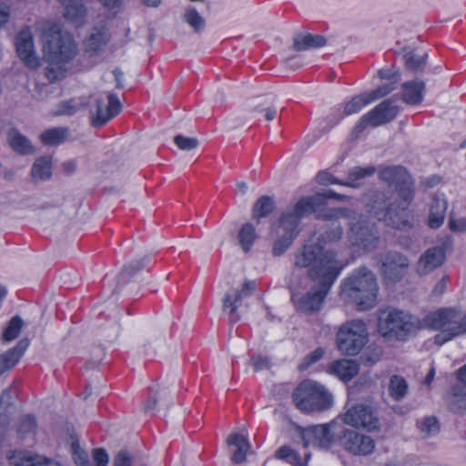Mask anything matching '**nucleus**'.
<instances>
[{
  "label": "nucleus",
  "mask_w": 466,
  "mask_h": 466,
  "mask_svg": "<svg viewBox=\"0 0 466 466\" xmlns=\"http://www.w3.org/2000/svg\"><path fill=\"white\" fill-rule=\"evenodd\" d=\"M325 204L324 195L317 194L314 196L300 198L291 208L297 216L302 219L312 213L317 212L318 208Z\"/></svg>",
  "instance_id": "21"
},
{
  "label": "nucleus",
  "mask_w": 466,
  "mask_h": 466,
  "mask_svg": "<svg viewBox=\"0 0 466 466\" xmlns=\"http://www.w3.org/2000/svg\"><path fill=\"white\" fill-rule=\"evenodd\" d=\"M445 260V252L440 247L427 249L420 258L416 265L419 275L424 276L441 267Z\"/></svg>",
  "instance_id": "15"
},
{
  "label": "nucleus",
  "mask_w": 466,
  "mask_h": 466,
  "mask_svg": "<svg viewBox=\"0 0 466 466\" xmlns=\"http://www.w3.org/2000/svg\"><path fill=\"white\" fill-rule=\"evenodd\" d=\"M341 442L345 450L354 455L370 454L375 448V442L370 437L360 434L353 430H344Z\"/></svg>",
  "instance_id": "13"
},
{
  "label": "nucleus",
  "mask_w": 466,
  "mask_h": 466,
  "mask_svg": "<svg viewBox=\"0 0 466 466\" xmlns=\"http://www.w3.org/2000/svg\"><path fill=\"white\" fill-rule=\"evenodd\" d=\"M450 409L453 412L466 411V387L456 385L447 399Z\"/></svg>",
  "instance_id": "31"
},
{
  "label": "nucleus",
  "mask_w": 466,
  "mask_h": 466,
  "mask_svg": "<svg viewBox=\"0 0 466 466\" xmlns=\"http://www.w3.org/2000/svg\"><path fill=\"white\" fill-rule=\"evenodd\" d=\"M355 210L347 208H321L317 210V218L321 220H335L340 218L350 219Z\"/></svg>",
  "instance_id": "39"
},
{
  "label": "nucleus",
  "mask_w": 466,
  "mask_h": 466,
  "mask_svg": "<svg viewBox=\"0 0 466 466\" xmlns=\"http://www.w3.org/2000/svg\"><path fill=\"white\" fill-rule=\"evenodd\" d=\"M249 364L253 366L255 371L270 368V360L267 356L260 354L254 355L249 360Z\"/></svg>",
  "instance_id": "54"
},
{
  "label": "nucleus",
  "mask_w": 466,
  "mask_h": 466,
  "mask_svg": "<svg viewBox=\"0 0 466 466\" xmlns=\"http://www.w3.org/2000/svg\"><path fill=\"white\" fill-rule=\"evenodd\" d=\"M184 19L197 33L201 32L205 26V19L193 7L186 9Z\"/></svg>",
  "instance_id": "43"
},
{
  "label": "nucleus",
  "mask_w": 466,
  "mask_h": 466,
  "mask_svg": "<svg viewBox=\"0 0 466 466\" xmlns=\"http://www.w3.org/2000/svg\"><path fill=\"white\" fill-rule=\"evenodd\" d=\"M277 459L286 460L289 462H292L297 460V455L294 451L289 446L280 447L275 454Z\"/></svg>",
  "instance_id": "58"
},
{
  "label": "nucleus",
  "mask_w": 466,
  "mask_h": 466,
  "mask_svg": "<svg viewBox=\"0 0 466 466\" xmlns=\"http://www.w3.org/2000/svg\"><path fill=\"white\" fill-rule=\"evenodd\" d=\"M245 290H236L234 295L227 293L223 299V309L230 308L229 320L230 322H237L239 319V316L237 314V309L240 304V300L247 297Z\"/></svg>",
  "instance_id": "33"
},
{
  "label": "nucleus",
  "mask_w": 466,
  "mask_h": 466,
  "mask_svg": "<svg viewBox=\"0 0 466 466\" xmlns=\"http://www.w3.org/2000/svg\"><path fill=\"white\" fill-rule=\"evenodd\" d=\"M300 220L301 219L297 216L292 208H289L280 216L279 228L287 234L294 235V237H297L299 232V225Z\"/></svg>",
  "instance_id": "30"
},
{
  "label": "nucleus",
  "mask_w": 466,
  "mask_h": 466,
  "mask_svg": "<svg viewBox=\"0 0 466 466\" xmlns=\"http://www.w3.org/2000/svg\"><path fill=\"white\" fill-rule=\"evenodd\" d=\"M16 51L18 56L27 66L31 68L38 66V60L34 51L33 36L28 29H24L18 34L16 37Z\"/></svg>",
  "instance_id": "16"
},
{
  "label": "nucleus",
  "mask_w": 466,
  "mask_h": 466,
  "mask_svg": "<svg viewBox=\"0 0 466 466\" xmlns=\"http://www.w3.org/2000/svg\"><path fill=\"white\" fill-rule=\"evenodd\" d=\"M295 238L294 235L283 232V235L273 245V255L277 257L282 255L290 247Z\"/></svg>",
  "instance_id": "46"
},
{
  "label": "nucleus",
  "mask_w": 466,
  "mask_h": 466,
  "mask_svg": "<svg viewBox=\"0 0 466 466\" xmlns=\"http://www.w3.org/2000/svg\"><path fill=\"white\" fill-rule=\"evenodd\" d=\"M422 328L421 321L402 310L391 309L379 318V331L384 337L404 339L410 333Z\"/></svg>",
  "instance_id": "7"
},
{
  "label": "nucleus",
  "mask_w": 466,
  "mask_h": 466,
  "mask_svg": "<svg viewBox=\"0 0 466 466\" xmlns=\"http://www.w3.org/2000/svg\"><path fill=\"white\" fill-rule=\"evenodd\" d=\"M410 260L400 252L390 250L381 255L380 272L386 282L397 283L408 273Z\"/></svg>",
  "instance_id": "10"
},
{
  "label": "nucleus",
  "mask_w": 466,
  "mask_h": 466,
  "mask_svg": "<svg viewBox=\"0 0 466 466\" xmlns=\"http://www.w3.org/2000/svg\"><path fill=\"white\" fill-rule=\"evenodd\" d=\"M359 364L351 360H339L329 364L328 371L344 381L350 380L359 373Z\"/></svg>",
  "instance_id": "22"
},
{
  "label": "nucleus",
  "mask_w": 466,
  "mask_h": 466,
  "mask_svg": "<svg viewBox=\"0 0 466 466\" xmlns=\"http://www.w3.org/2000/svg\"><path fill=\"white\" fill-rule=\"evenodd\" d=\"M368 341L364 321L353 319L343 323L337 332L338 349L346 355H357Z\"/></svg>",
  "instance_id": "8"
},
{
  "label": "nucleus",
  "mask_w": 466,
  "mask_h": 466,
  "mask_svg": "<svg viewBox=\"0 0 466 466\" xmlns=\"http://www.w3.org/2000/svg\"><path fill=\"white\" fill-rule=\"evenodd\" d=\"M326 45V39L320 35H299L294 37V49L297 51H304L309 48L320 47Z\"/></svg>",
  "instance_id": "29"
},
{
  "label": "nucleus",
  "mask_w": 466,
  "mask_h": 466,
  "mask_svg": "<svg viewBox=\"0 0 466 466\" xmlns=\"http://www.w3.org/2000/svg\"><path fill=\"white\" fill-rule=\"evenodd\" d=\"M368 125L371 126V116H370L369 113L361 116L359 123L355 127V130L361 132L366 128Z\"/></svg>",
  "instance_id": "64"
},
{
  "label": "nucleus",
  "mask_w": 466,
  "mask_h": 466,
  "mask_svg": "<svg viewBox=\"0 0 466 466\" xmlns=\"http://www.w3.org/2000/svg\"><path fill=\"white\" fill-rule=\"evenodd\" d=\"M31 175L35 182L48 179L51 177V158L49 157L37 158L32 167Z\"/></svg>",
  "instance_id": "35"
},
{
  "label": "nucleus",
  "mask_w": 466,
  "mask_h": 466,
  "mask_svg": "<svg viewBox=\"0 0 466 466\" xmlns=\"http://www.w3.org/2000/svg\"><path fill=\"white\" fill-rule=\"evenodd\" d=\"M7 141L12 149L20 155H31L35 152L30 140L15 128L8 131Z\"/></svg>",
  "instance_id": "23"
},
{
  "label": "nucleus",
  "mask_w": 466,
  "mask_h": 466,
  "mask_svg": "<svg viewBox=\"0 0 466 466\" xmlns=\"http://www.w3.org/2000/svg\"><path fill=\"white\" fill-rule=\"evenodd\" d=\"M149 393H150V396L144 406L145 411L152 410L157 406V390H154V389L150 388Z\"/></svg>",
  "instance_id": "60"
},
{
  "label": "nucleus",
  "mask_w": 466,
  "mask_h": 466,
  "mask_svg": "<svg viewBox=\"0 0 466 466\" xmlns=\"http://www.w3.org/2000/svg\"><path fill=\"white\" fill-rule=\"evenodd\" d=\"M174 142L181 150H192L198 145L197 138L187 137L181 135L176 136Z\"/></svg>",
  "instance_id": "53"
},
{
  "label": "nucleus",
  "mask_w": 466,
  "mask_h": 466,
  "mask_svg": "<svg viewBox=\"0 0 466 466\" xmlns=\"http://www.w3.org/2000/svg\"><path fill=\"white\" fill-rule=\"evenodd\" d=\"M447 279H448V277L443 276L441 278V279L435 285V287L432 290V294H434L435 296H440L442 293H444V291L446 289Z\"/></svg>",
  "instance_id": "63"
},
{
  "label": "nucleus",
  "mask_w": 466,
  "mask_h": 466,
  "mask_svg": "<svg viewBox=\"0 0 466 466\" xmlns=\"http://www.w3.org/2000/svg\"><path fill=\"white\" fill-rule=\"evenodd\" d=\"M382 350L379 346H369L361 355L362 361L368 365H373L380 360Z\"/></svg>",
  "instance_id": "49"
},
{
  "label": "nucleus",
  "mask_w": 466,
  "mask_h": 466,
  "mask_svg": "<svg viewBox=\"0 0 466 466\" xmlns=\"http://www.w3.org/2000/svg\"><path fill=\"white\" fill-rule=\"evenodd\" d=\"M68 129L66 127H53L46 130L40 136L41 141L47 146H57L67 138Z\"/></svg>",
  "instance_id": "36"
},
{
  "label": "nucleus",
  "mask_w": 466,
  "mask_h": 466,
  "mask_svg": "<svg viewBox=\"0 0 466 466\" xmlns=\"http://www.w3.org/2000/svg\"><path fill=\"white\" fill-rule=\"evenodd\" d=\"M86 106V104H76L74 100L63 101L60 103L56 114L72 116Z\"/></svg>",
  "instance_id": "51"
},
{
  "label": "nucleus",
  "mask_w": 466,
  "mask_h": 466,
  "mask_svg": "<svg viewBox=\"0 0 466 466\" xmlns=\"http://www.w3.org/2000/svg\"><path fill=\"white\" fill-rule=\"evenodd\" d=\"M275 202L269 196L260 197L252 208L253 218L258 222L261 218H266L275 209Z\"/></svg>",
  "instance_id": "34"
},
{
  "label": "nucleus",
  "mask_w": 466,
  "mask_h": 466,
  "mask_svg": "<svg viewBox=\"0 0 466 466\" xmlns=\"http://www.w3.org/2000/svg\"><path fill=\"white\" fill-rule=\"evenodd\" d=\"M9 461L13 466H60L53 459L28 451H15L9 456Z\"/></svg>",
  "instance_id": "17"
},
{
  "label": "nucleus",
  "mask_w": 466,
  "mask_h": 466,
  "mask_svg": "<svg viewBox=\"0 0 466 466\" xmlns=\"http://www.w3.org/2000/svg\"><path fill=\"white\" fill-rule=\"evenodd\" d=\"M65 5V17L76 25L82 24L86 15L83 0H60Z\"/></svg>",
  "instance_id": "27"
},
{
  "label": "nucleus",
  "mask_w": 466,
  "mask_h": 466,
  "mask_svg": "<svg viewBox=\"0 0 466 466\" xmlns=\"http://www.w3.org/2000/svg\"><path fill=\"white\" fill-rule=\"evenodd\" d=\"M447 210V201L442 196H435L430 208L429 226L438 228L442 225Z\"/></svg>",
  "instance_id": "26"
},
{
  "label": "nucleus",
  "mask_w": 466,
  "mask_h": 466,
  "mask_svg": "<svg viewBox=\"0 0 466 466\" xmlns=\"http://www.w3.org/2000/svg\"><path fill=\"white\" fill-rule=\"evenodd\" d=\"M450 228L453 231H466V218L451 219Z\"/></svg>",
  "instance_id": "61"
},
{
  "label": "nucleus",
  "mask_w": 466,
  "mask_h": 466,
  "mask_svg": "<svg viewBox=\"0 0 466 466\" xmlns=\"http://www.w3.org/2000/svg\"><path fill=\"white\" fill-rule=\"evenodd\" d=\"M108 105L105 107L104 99L97 97L95 107L91 109V122L93 127H101L111 118L118 115L121 111V103L115 94H109Z\"/></svg>",
  "instance_id": "12"
},
{
  "label": "nucleus",
  "mask_w": 466,
  "mask_h": 466,
  "mask_svg": "<svg viewBox=\"0 0 466 466\" xmlns=\"http://www.w3.org/2000/svg\"><path fill=\"white\" fill-rule=\"evenodd\" d=\"M145 258L139 260H134L129 264L126 265L119 274V281L127 283L130 279L138 271L145 267Z\"/></svg>",
  "instance_id": "45"
},
{
  "label": "nucleus",
  "mask_w": 466,
  "mask_h": 466,
  "mask_svg": "<svg viewBox=\"0 0 466 466\" xmlns=\"http://www.w3.org/2000/svg\"><path fill=\"white\" fill-rule=\"evenodd\" d=\"M36 420L31 414L22 416L16 424V433L20 440L34 437L36 432Z\"/></svg>",
  "instance_id": "32"
},
{
  "label": "nucleus",
  "mask_w": 466,
  "mask_h": 466,
  "mask_svg": "<svg viewBox=\"0 0 466 466\" xmlns=\"http://www.w3.org/2000/svg\"><path fill=\"white\" fill-rule=\"evenodd\" d=\"M23 325L24 321L19 316L13 317L3 332L2 340L11 341L16 339L20 334Z\"/></svg>",
  "instance_id": "41"
},
{
  "label": "nucleus",
  "mask_w": 466,
  "mask_h": 466,
  "mask_svg": "<svg viewBox=\"0 0 466 466\" xmlns=\"http://www.w3.org/2000/svg\"><path fill=\"white\" fill-rule=\"evenodd\" d=\"M28 345L29 340L23 339L18 341L15 347L0 355V376L15 366Z\"/></svg>",
  "instance_id": "19"
},
{
  "label": "nucleus",
  "mask_w": 466,
  "mask_h": 466,
  "mask_svg": "<svg viewBox=\"0 0 466 466\" xmlns=\"http://www.w3.org/2000/svg\"><path fill=\"white\" fill-rule=\"evenodd\" d=\"M114 466H133V458L127 451H120L116 453L113 461Z\"/></svg>",
  "instance_id": "56"
},
{
  "label": "nucleus",
  "mask_w": 466,
  "mask_h": 466,
  "mask_svg": "<svg viewBox=\"0 0 466 466\" xmlns=\"http://www.w3.org/2000/svg\"><path fill=\"white\" fill-rule=\"evenodd\" d=\"M10 423L9 418L6 414L2 413L0 411V438L3 439L8 430V425Z\"/></svg>",
  "instance_id": "62"
},
{
  "label": "nucleus",
  "mask_w": 466,
  "mask_h": 466,
  "mask_svg": "<svg viewBox=\"0 0 466 466\" xmlns=\"http://www.w3.org/2000/svg\"><path fill=\"white\" fill-rule=\"evenodd\" d=\"M425 84L421 80H413L402 85V100L409 105L420 104L423 99Z\"/></svg>",
  "instance_id": "25"
},
{
  "label": "nucleus",
  "mask_w": 466,
  "mask_h": 466,
  "mask_svg": "<svg viewBox=\"0 0 466 466\" xmlns=\"http://www.w3.org/2000/svg\"><path fill=\"white\" fill-rule=\"evenodd\" d=\"M457 319H460L459 314L450 309H441L435 312H431L423 319L422 327L441 329L440 334L448 333L451 331L455 324H457Z\"/></svg>",
  "instance_id": "14"
},
{
  "label": "nucleus",
  "mask_w": 466,
  "mask_h": 466,
  "mask_svg": "<svg viewBox=\"0 0 466 466\" xmlns=\"http://www.w3.org/2000/svg\"><path fill=\"white\" fill-rule=\"evenodd\" d=\"M227 443L236 447V451L231 457L232 461L237 464L244 462L247 452L250 449L248 440L244 435L234 432L228 436Z\"/></svg>",
  "instance_id": "24"
},
{
  "label": "nucleus",
  "mask_w": 466,
  "mask_h": 466,
  "mask_svg": "<svg viewBox=\"0 0 466 466\" xmlns=\"http://www.w3.org/2000/svg\"><path fill=\"white\" fill-rule=\"evenodd\" d=\"M258 107H263L265 111L264 116L267 121H272L276 115L277 109L274 106H271L267 102V99L264 97H258L252 103V111H257Z\"/></svg>",
  "instance_id": "48"
},
{
  "label": "nucleus",
  "mask_w": 466,
  "mask_h": 466,
  "mask_svg": "<svg viewBox=\"0 0 466 466\" xmlns=\"http://www.w3.org/2000/svg\"><path fill=\"white\" fill-rule=\"evenodd\" d=\"M379 286L377 277L366 266L356 268L340 284L339 297L358 310L364 311L377 305Z\"/></svg>",
  "instance_id": "3"
},
{
  "label": "nucleus",
  "mask_w": 466,
  "mask_h": 466,
  "mask_svg": "<svg viewBox=\"0 0 466 466\" xmlns=\"http://www.w3.org/2000/svg\"><path fill=\"white\" fill-rule=\"evenodd\" d=\"M325 350L322 348H317L308 354L299 366V370H305L313 363L319 361L324 356Z\"/></svg>",
  "instance_id": "52"
},
{
  "label": "nucleus",
  "mask_w": 466,
  "mask_h": 466,
  "mask_svg": "<svg viewBox=\"0 0 466 466\" xmlns=\"http://www.w3.org/2000/svg\"><path fill=\"white\" fill-rule=\"evenodd\" d=\"M342 235L343 228L339 224H338L325 233V239L329 242H337L341 238Z\"/></svg>",
  "instance_id": "59"
},
{
  "label": "nucleus",
  "mask_w": 466,
  "mask_h": 466,
  "mask_svg": "<svg viewBox=\"0 0 466 466\" xmlns=\"http://www.w3.org/2000/svg\"><path fill=\"white\" fill-rule=\"evenodd\" d=\"M321 236L313 235L295 255L294 266L308 268L309 278L316 282L306 294H300L305 278L294 271L289 282L291 300L297 310L311 314L319 311L331 286L339 275L342 266L332 250H325Z\"/></svg>",
  "instance_id": "1"
},
{
  "label": "nucleus",
  "mask_w": 466,
  "mask_h": 466,
  "mask_svg": "<svg viewBox=\"0 0 466 466\" xmlns=\"http://www.w3.org/2000/svg\"><path fill=\"white\" fill-rule=\"evenodd\" d=\"M420 431L427 434H434L439 431L438 420L434 417H428L420 424Z\"/></svg>",
  "instance_id": "55"
},
{
  "label": "nucleus",
  "mask_w": 466,
  "mask_h": 466,
  "mask_svg": "<svg viewBox=\"0 0 466 466\" xmlns=\"http://www.w3.org/2000/svg\"><path fill=\"white\" fill-rule=\"evenodd\" d=\"M335 422L308 427L302 431L304 446L329 448L334 441Z\"/></svg>",
  "instance_id": "11"
},
{
  "label": "nucleus",
  "mask_w": 466,
  "mask_h": 466,
  "mask_svg": "<svg viewBox=\"0 0 466 466\" xmlns=\"http://www.w3.org/2000/svg\"><path fill=\"white\" fill-rule=\"evenodd\" d=\"M92 453L96 466H107L109 458L105 449H94Z\"/></svg>",
  "instance_id": "57"
},
{
  "label": "nucleus",
  "mask_w": 466,
  "mask_h": 466,
  "mask_svg": "<svg viewBox=\"0 0 466 466\" xmlns=\"http://www.w3.org/2000/svg\"><path fill=\"white\" fill-rule=\"evenodd\" d=\"M296 407L305 412H322L333 404L332 395L321 384L306 380L299 383L292 394Z\"/></svg>",
  "instance_id": "5"
},
{
  "label": "nucleus",
  "mask_w": 466,
  "mask_h": 466,
  "mask_svg": "<svg viewBox=\"0 0 466 466\" xmlns=\"http://www.w3.org/2000/svg\"><path fill=\"white\" fill-rule=\"evenodd\" d=\"M347 238L356 250L365 253L375 251L380 243V235L375 223L354 211L348 222Z\"/></svg>",
  "instance_id": "6"
},
{
  "label": "nucleus",
  "mask_w": 466,
  "mask_h": 466,
  "mask_svg": "<svg viewBox=\"0 0 466 466\" xmlns=\"http://www.w3.org/2000/svg\"><path fill=\"white\" fill-rule=\"evenodd\" d=\"M398 83H399V79L396 78L395 80H393L388 84L382 85V86H379L378 88L370 91V93H367L370 102H372L376 99L384 97L387 95H389L390 92H392L393 90L396 89V86Z\"/></svg>",
  "instance_id": "47"
},
{
  "label": "nucleus",
  "mask_w": 466,
  "mask_h": 466,
  "mask_svg": "<svg viewBox=\"0 0 466 466\" xmlns=\"http://www.w3.org/2000/svg\"><path fill=\"white\" fill-rule=\"evenodd\" d=\"M71 448L74 461L77 466H91L86 452L80 448L77 441L72 442Z\"/></svg>",
  "instance_id": "50"
},
{
  "label": "nucleus",
  "mask_w": 466,
  "mask_h": 466,
  "mask_svg": "<svg viewBox=\"0 0 466 466\" xmlns=\"http://www.w3.org/2000/svg\"><path fill=\"white\" fill-rule=\"evenodd\" d=\"M448 333L444 334H437L434 338L435 343L439 345H442L446 341L451 339L452 338L461 335L466 332V315L459 321L457 319V324L451 329V331H447Z\"/></svg>",
  "instance_id": "40"
},
{
  "label": "nucleus",
  "mask_w": 466,
  "mask_h": 466,
  "mask_svg": "<svg viewBox=\"0 0 466 466\" xmlns=\"http://www.w3.org/2000/svg\"><path fill=\"white\" fill-rule=\"evenodd\" d=\"M393 98L386 99L369 112L371 116V127L392 121L398 115L399 107L393 105Z\"/></svg>",
  "instance_id": "18"
},
{
  "label": "nucleus",
  "mask_w": 466,
  "mask_h": 466,
  "mask_svg": "<svg viewBox=\"0 0 466 466\" xmlns=\"http://www.w3.org/2000/svg\"><path fill=\"white\" fill-rule=\"evenodd\" d=\"M390 396L395 400H402L408 393V383L399 375H392L389 383Z\"/></svg>",
  "instance_id": "37"
},
{
  "label": "nucleus",
  "mask_w": 466,
  "mask_h": 466,
  "mask_svg": "<svg viewBox=\"0 0 466 466\" xmlns=\"http://www.w3.org/2000/svg\"><path fill=\"white\" fill-rule=\"evenodd\" d=\"M343 421L356 429L376 431L380 422L374 407L370 403H357L343 414Z\"/></svg>",
  "instance_id": "9"
},
{
  "label": "nucleus",
  "mask_w": 466,
  "mask_h": 466,
  "mask_svg": "<svg viewBox=\"0 0 466 466\" xmlns=\"http://www.w3.org/2000/svg\"><path fill=\"white\" fill-rule=\"evenodd\" d=\"M379 177L389 186H394L397 192L391 189L370 191L366 201L369 212L388 227L409 231L413 227L408 208L414 190L407 170L400 166L386 167L380 169Z\"/></svg>",
  "instance_id": "2"
},
{
  "label": "nucleus",
  "mask_w": 466,
  "mask_h": 466,
  "mask_svg": "<svg viewBox=\"0 0 466 466\" xmlns=\"http://www.w3.org/2000/svg\"><path fill=\"white\" fill-rule=\"evenodd\" d=\"M44 53L49 62L46 76L50 81H56L62 75V65L76 56V46L71 35L56 32L45 36Z\"/></svg>",
  "instance_id": "4"
},
{
  "label": "nucleus",
  "mask_w": 466,
  "mask_h": 466,
  "mask_svg": "<svg viewBox=\"0 0 466 466\" xmlns=\"http://www.w3.org/2000/svg\"><path fill=\"white\" fill-rule=\"evenodd\" d=\"M375 173V168L373 167H355L349 171L348 177L346 180L339 181L336 178L330 179V183H336L340 184L347 187H359V184L357 183L358 180L364 178L366 177H370Z\"/></svg>",
  "instance_id": "28"
},
{
  "label": "nucleus",
  "mask_w": 466,
  "mask_h": 466,
  "mask_svg": "<svg viewBox=\"0 0 466 466\" xmlns=\"http://www.w3.org/2000/svg\"><path fill=\"white\" fill-rule=\"evenodd\" d=\"M238 243L244 252H248L257 238L256 230L252 224H244L238 232Z\"/></svg>",
  "instance_id": "38"
},
{
  "label": "nucleus",
  "mask_w": 466,
  "mask_h": 466,
  "mask_svg": "<svg viewBox=\"0 0 466 466\" xmlns=\"http://www.w3.org/2000/svg\"><path fill=\"white\" fill-rule=\"evenodd\" d=\"M427 54L420 56L413 52L407 53L405 57V67L412 72L423 71L426 66Z\"/></svg>",
  "instance_id": "42"
},
{
  "label": "nucleus",
  "mask_w": 466,
  "mask_h": 466,
  "mask_svg": "<svg viewBox=\"0 0 466 466\" xmlns=\"http://www.w3.org/2000/svg\"><path fill=\"white\" fill-rule=\"evenodd\" d=\"M370 103L367 94H361L352 97L344 106V115L350 116L359 112L362 106Z\"/></svg>",
  "instance_id": "44"
},
{
  "label": "nucleus",
  "mask_w": 466,
  "mask_h": 466,
  "mask_svg": "<svg viewBox=\"0 0 466 466\" xmlns=\"http://www.w3.org/2000/svg\"><path fill=\"white\" fill-rule=\"evenodd\" d=\"M109 38L108 29L104 24L96 25L93 27L89 36L85 40V48L90 53L101 51L108 43Z\"/></svg>",
  "instance_id": "20"
}]
</instances>
